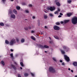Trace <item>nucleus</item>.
Segmentation results:
<instances>
[{"label":"nucleus","instance_id":"obj_32","mask_svg":"<svg viewBox=\"0 0 77 77\" xmlns=\"http://www.w3.org/2000/svg\"><path fill=\"white\" fill-rule=\"evenodd\" d=\"M52 59L53 60H54V61H55V62H56V59L55 58L53 57Z\"/></svg>","mask_w":77,"mask_h":77},{"label":"nucleus","instance_id":"obj_54","mask_svg":"<svg viewBox=\"0 0 77 77\" xmlns=\"http://www.w3.org/2000/svg\"><path fill=\"white\" fill-rule=\"evenodd\" d=\"M60 23H61V24H63V21H61V22H60Z\"/></svg>","mask_w":77,"mask_h":77},{"label":"nucleus","instance_id":"obj_47","mask_svg":"<svg viewBox=\"0 0 77 77\" xmlns=\"http://www.w3.org/2000/svg\"><path fill=\"white\" fill-rule=\"evenodd\" d=\"M25 12H26V13H29V11L27 10H26Z\"/></svg>","mask_w":77,"mask_h":77},{"label":"nucleus","instance_id":"obj_11","mask_svg":"<svg viewBox=\"0 0 77 77\" xmlns=\"http://www.w3.org/2000/svg\"><path fill=\"white\" fill-rule=\"evenodd\" d=\"M56 5H57L58 6H60V4L59 2H57L56 3Z\"/></svg>","mask_w":77,"mask_h":77},{"label":"nucleus","instance_id":"obj_12","mask_svg":"<svg viewBox=\"0 0 77 77\" xmlns=\"http://www.w3.org/2000/svg\"><path fill=\"white\" fill-rule=\"evenodd\" d=\"M16 8L17 10H18V11H19V10H20V9H21V7L19 6H17L16 7Z\"/></svg>","mask_w":77,"mask_h":77},{"label":"nucleus","instance_id":"obj_62","mask_svg":"<svg viewBox=\"0 0 77 77\" xmlns=\"http://www.w3.org/2000/svg\"><path fill=\"white\" fill-rule=\"evenodd\" d=\"M23 5H26V3H23Z\"/></svg>","mask_w":77,"mask_h":77},{"label":"nucleus","instance_id":"obj_14","mask_svg":"<svg viewBox=\"0 0 77 77\" xmlns=\"http://www.w3.org/2000/svg\"><path fill=\"white\" fill-rule=\"evenodd\" d=\"M24 76L25 77H27L29 75V73H25L24 74Z\"/></svg>","mask_w":77,"mask_h":77},{"label":"nucleus","instance_id":"obj_50","mask_svg":"<svg viewBox=\"0 0 77 77\" xmlns=\"http://www.w3.org/2000/svg\"><path fill=\"white\" fill-rule=\"evenodd\" d=\"M58 17L59 18H60V17H62V16H61V15H59V16H58Z\"/></svg>","mask_w":77,"mask_h":77},{"label":"nucleus","instance_id":"obj_40","mask_svg":"<svg viewBox=\"0 0 77 77\" xmlns=\"http://www.w3.org/2000/svg\"><path fill=\"white\" fill-rule=\"evenodd\" d=\"M50 44H53V42L52 41H51L49 42Z\"/></svg>","mask_w":77,"mask_h":77},{"label":"nucleus","instance_id":"obj_48","mask_svg":"<svg viewBox=\"0 0 77 77\" xmlns=\"http://www.w3.org/2000/svg\"><path fill=\"white\" fill-rule=\"evenodd\" d=\"M34 32H35L34 31H33V30L31 31V33H34Z\"/></svg>","mask_w":77,"mask_h":77},{"label":"nucleus","instance_id":"obj_4","mask_svg":"<svg viewBox=\"0 0 77 77\" xmlns=\"http://www.w3.org/2000/svg\"><path fill=\"white\" fill-rule=\"evenodd\" d=\"M64 57L65 60H66V61H67V62H69V60H70L69 59V57L66 56V55H64Z\"/></svg>","mask_w":77,"mask_h":77},{"label":"nucleus","instance_id":"obj_23","mask_svg":"<svg viewBox=\"0 0 77 77\" xmlns=\"http://www.w3.org/2000/svg\"><path fill=\"white\" fill-rule=\"evenodd\" d=\"M54 37L55 38V39H59V37L56 35L54 36Z\"/></svg>","mask_w":77,"mask_h":77},{"label":"nucleus","instance_id":"obj_34","mask_svg":"<svg viewBox=\"0 0 77 77\" xmlns=\"http://www.w3.org/2000/svg\"><path fill=\"white\" fill-rule=\"evenodd\" d=\"M24 28L25 30H28V27L26 28L25 27Z\"/></svg>","mask_w":77,"mask_h":77},{"label":"nucleus","instance_id":"obj_24","mask_svg":"<svg viewBox=\"0 0 77 77\" xmlns=\"http://www.w3.org/2000/svg\"><path fill=\"white\" fill-rule=\"evenodd\" d=\"M4 25H5L4 24V23H3V22L0 23V26H4Z\"/></svg>","mask_w":77,"mask_h":77},{"label":"nucleus","instance_id":"obj_64","mask_svg":"<svg viewBox=\"0 0 77 77\" xmlns=\"http://www.w3.org/2000/svg\"><path fill=\"white\" fill-rule=\"evenodd\" d=\"M75 77H77V75H75Z\"/></svg>","mask_w":77,"mask_h":77},{"label":"nucleus","instance_id":"obj_57","mask_svg":"<svg viewBox=\"0 0 77 77\" xmlns=\"http://www.w3.org/2000/svg\"><path fill=\"white\" fill-rule=\"evenodd\" d=\"M49 38L50 40H51V37H49Z\"/></svg>","mask_w":77,"mask_h":77},{"label":"nucleus","instance_id":"obj_21","mask_svg":"<svg viewBox=\"0 0 77 77\" xmlns=\"http://www.w3.org/2000/svg\"><path fill=\"white\" fill-rule=\"evenodd\" d=\"M43 47L45 48H49V47L47 45H44Z\"/></svg>","mask_w":77,"mask_h":77},{"label":"nucleus","instance_id":"obj_59","mask_svg":"<svg viewBox=\"0 0 77 77\" xmlns=\"http://www.w3.org/2000/svg\"><path fill=\"white\" fill-rule=\"evenodd\" d=\"M71 71L72 72H73V70H71Z\"/></svg>","mask_w":77,"mask_h":77},{"label":"nucleus","instance_id":"obj_16","mask_svg":"<svg viewBox=\"0 0 77 77\" xmlns=\"http://www.w3.org/2000/svg\"><path fill=\"white\" fill-rule=\"evenodd\" d=\"M38 46L40 47H41V48H44V46L41 45H38Z\"/></svg>","mask_w":77,"mask_h":77},{"label":"nucleus","instance_id":"obj_6","mask_svg":"<svg viewBox=\"0 0 77 77\" xmlns=\"http://www.w3.org/2000/svg\"><path fill=\"white\" fill-rule=\"evenodd\" d=\"M48 10H50L51 11H54L55 10V7H51L50 8H48Z\"/></svg>","mask_w":77,"mask_h":77},{"label":"nucleus","instance_id":"obj_1","mask_svg":"<svg viewBox=\"0 0 77 77\" xmlns=\"http://www.w3.org/2000/svg\"><path fill=\"white\" fill-rule=\"evenodd\" d=\"M5 43L6 44H9V45H13L14 44H15V43H16V41L15 38H13L11 39L9 42L7 40H6L5 41Z\"/></svg>","mask_w":77,"mask_h":77},{"label":"nucleus","instance_id":"obj_30","mask_svg":"<svg viewBox=\"0 0 77 77\" xmlns=\"http://www.w3.org/2000/svg\"><path fill=\"white\" fill-rule=\"evenodd\" d=\"M56 25H57L59 26V25H60V23L59 22H57L56 23Z\"/></svg>","mask_w":77,"mask_h":77},{"label":"nucleus","instance_id":"obj_3","mask_svg":"<svg viewBox=\"0 0 77 77\" xmlns=\"http://www.w3.org/2000/svg\"><path fill=\"white\" fill-rule=\"evenodd\" d=\"M49 71L51 72H52V73L55 72H56L55 70H54V69L52 67H49Z\"/></svg>","mask_w":77,"mask_h":77},{"label":"nucleus","instance_id":"obj_38","mask_svg":"<svg viewBox=\"0 0 77 77\" xmlns=\"http://www.w3.org/2000/svg\"><path fill=\"white\" fill-rule=\"evenodd\" d=\"M30 74L32 75V77H33V76H34V74H33V73L31 72L30 73Z\"/></svg>","mask_w":77,"mask_h":77},{"label":"nucleus","instance_id":"obj_49","mask_svg":"<svg viewBox=\"0 0 77 77\" xmlns=\"http://www.w3.org/2000/svg\"><path fill=\"white\" fill-rule=\"evenodd\" d=\"M60 15H61V16L63 15V14L61 13H60Z\"/></svg>","mask_w":77,"mask_h":77},{"label":"nucleus","instance_id":"obj_7","mask_svg":"<svg viewBox=\"0 0 77 77\" xmlns=\"http://www.w3.org/2000/svg\"><path fill=\"white\" fill-rule=\"evenodd\" d=\"M11 18H13L14 19H15L16 18L15 15L14 14H12L11 15Z\"/></svg>","mask_w":77,"mask_h":77},{"label":"nucleus","instance_id":"obj_63","mask_svg":"<svg viewBox=\"0 0 77 77\" xmlns=\"http://www.w3.org/2000/svg\"><path fill=\"white\" fill-rule=\"evenodd\" d=\"M45 53H47V51H45Z\"/></svg>","mask_w":77,"mask_h":77},{"label":"nucleus","instance_id":"obj_60","mask_svg":"<svg viewBox=\"0 0 77 77\" xmlns=\"http://www.w3.org/2000/svg\"><path fill=\"white\" fill-rule=\"evenodd\" d=\"M20 68L21 69H23V68L21 67H20Z\"/></svg>","mask_w":77,"mask_h":77},{"label":"nucleus","instance_id":"obj_19","mask_svg":"<svg viewBox=\"0 0 77 77\" xmlns=\"http://www.w3.org/2000/svg\"><path fill=\"white\" fill-rule=\"evenodd\" d=\"M44 19H47V15L44 14Z\"/></svg>","mask_w":77,"mask_h":77},{"label":"nucleus","instance_id":"obj_27","mask_svg":"<svg viewBox=\"0 0 77 77\" xmlns=\"http://www.w3.org/2000/svg\"><path fill=\"white\" fill-rule=\"evenodd\" d=\"M10 56L11 57V58L12 59H14V56H13V54L12 53L10 54Z\"/></svg>","mask_w":77,"mask_h":77},{"label":"nucleus","instance_id":"obj_25","mask_svg":"<svg viewBox=\"0 0 77 77\" xmlns=\"http://www.w3.org/2000/svg\"><path fill=\"white\" fill-rule=\"evenodd\" d=\"M1 64L3 66H5V62H4V61H1Z\"/></svg>","mask_w":77,"mask_h":77},{"label":"nucleus","instance_id":"obj_42","mask_svg":"<svg viewBox=\"0 0 77 77\" xmlns=\"http://www.w3.org/2000/svg\"><path fill=\"white\" fill-rule=\"evenodd\" d=\"M57 2H58V0H55L54 1V2H55L56 4V3H57Z\"/></svg>","mask_w":77,"mask_h":77},{"label":"nucleus","instance_id":"obj_13","mask_svg":"<svg viewBox=\"0 0 77 77\" xmlns=\"http://www.w3.org/2000/svg\"><path fill=\"white\" fill-rule=\"evenodd\" d=\"M63 49H64V50H66V51H68V48L66 47V46H63Z\"/></svg>","mask_w":77,"mask_h":77},{"label":"nucleus","instance_id":"obj_58","mask_svg":"<svg viewBox=\"0 0 77 77\" xmlns=\"http://www.w3.org/2000/svg\"><path fill=\"white\" fill-rule=\"evenodd\" d=\"M63 61L62 60H60V62H61V63H62V62Z\"/></svg>","mask_w":77,"mask_h":77},{"label":"nucleus","instance_id":"obj_43","mask_svg":"<svg viewBox=\"0 0 77 77\" xmlns=\"http://www.w3.org/2000/svg\"><path fill=\"white\" fill-rule=\"evenodd\" d=\"M28 29H32V27L31 26H28Z\"/></svg>","mask_w":77,"mask_h":77},{"label":"nucleus","instance_id":"obj_31","mask_svg":"<svg viewBox=\"0 0 77 77\" xmlns=\"http://www.w3.org/2000/svg\"><path fill=\"white\" fill-rule=\"evenodd\" d=\"M16 42H19V39L18 38H16Z\"/></svg>","mask_w":77,"mask_h":77},{"label":"nucleus","instance_id":"obj_61","mask_svg":"<svg viewBox=\"0 0 77 77\" xmlns=\"http://www.w3.org/2000/svg\"><path fill=\"white\" fill-rule=\"evenodd\" d=\"M68 70H69V71H70V70H71V69H70V68H69Z\"/></svg>","mask_w":77,"mask_h":77},{"label":"nucleus","instance_id":"obj_29","mask_svg":"<svg viewBox=\"0 0 77 77\" xmlns=\"http://www.w3.org/2000/svg\"><path fill=\"white\" fill-rule=\"evenodd\" d=\"M67 2L68 3H71V2H72V1H71V0H68L67 1Z\"/></svg>","mask_w":77,"mask_h":77},{"label":"nucleus","instance_id":"obj_39","mask_svg":"<svg viewBox=\"0 0 77 77\" xmlns=\"http://www.w3.org/2000/svg\"><path fill=\"white\" fill-rule=\"evenodd\" d=\"M29 7H32V4H29Z\"/></svg>","mask_w":77,"mask_h":77},{"label":"nucleus","instance_id":"obj_22","mask_svg":"<svg viewBox=\"0 0 77 77\" xmlns=\"http://www.w3.org/2000/svg\"><path fill=\"white\" fill-rule=\"evenodd\" d=\"M24 38H22L21 39V42L22 43H23V42H24Z\"/></svg>","mask_w":77,"mask_h":77},{"label":"nucleus","instance_id":"obj_33","mask_svg":"<svg viewBox=\"0 0 77 77\" xmlns=\"http://www.w3.org/2000/svg\"><path fill=\"white\" fill-rule=\"evenodd\" d=\"M9 13L10 14H12V11L11 10H10L9 11Z\"/></svg>","mask_w":77,"mask_h":77},{"label":"nucleus","instance_id":"obj_17","mask_svg":"<svg viewBox=\"0 0 77 77\" xmlns=\"http://www.w3.org/2000/svg\"><path fill=\"white\" fill-rule=\"evenodd\" d=\"M60 51H61V53L63 54H65V51H63V50H61Z\"/></svg>","mask_w":77,"mask_h":77},{"label":"nucleus","instance_id":"obj_51","mask_svg":"<svg viewBox=\"0 0 77 77\" xmlns=\"http://www.w3.org/2000/svg\"><path fill=\"white\" fill-rule=\"evenodd\" d=\"M32 18L33 19H35V17L34 16H33L32 17Z\"/></svg>","mask_w":77,"mask_h":77},{"label":"nucleus","instance_id":"obj_15","mask_svg":"<svg viewBox=\"0 0 77 77\" xmlns=\"http://www.w3.org/2000/svg\"><path fill=\"white\" fill-rule=\"evenodd\" d=\"M73 65H74V66H77V62H75L73 63Z\"/></svg>","mask_w":77,"mask_h":77},{"label":"nucleus","instance_id":"obj_18","mask_svg":"<svg viewBox=\"0 0 77 77\" xmlns=\"http://www.w3.org/2000/svg\"><path fill=\"white\" fill-rule=\"evenodd\" d=\"M31 38L32 39V40H33V41H35L36 40V38L33 37V36H31Z\"/></svg>","mask_w":77,"mask_h":77},{"label":"nucleus","instance_id":"obj_44","mask_svg":"<svg viewBox=\"0 0 77 77\" xmlns=\"http://www.w3.org/2000/svg\"><path fill=\"white\" fill-rule=\"evenodd\" d=\"M62 65H65V63H63V62L62 63Z\"/></svg>","mask_w":77,"mask_h":77},{"label":"nucleus","instance_id":"obj_20","mask_svg":"<svg viewBox=\"0 0 77 77\" xmlns=\"http://www.w3.org/2000/svg\"><path fill=\"white\" fill-rule=\"evenodd\" d=\"M69 21V20H64V23H68Z\"/></svg>","mask_w":77,"mask_h":77},{"label":"nucleus","instance_id":"obj_53","mask_svg":"<svg viewBox=\"0 0 77 77\" xmlns=\"http://www.w3.org/2000/svg\"><path fill=\"white\" fill-rule=\"evenodd\" d=\"M10 50H11V52L14 51V50H13V49H11Z\"/></svg>","mask_w":77,"mask_h":77},{"label":"nucleus","instance_id":"obj_8","mask_svg":"<svg viewBox=\"0 0 77 77\" xmlns=\"http://www.w3.org/2000/svg\"><path fill=\"white\" fill-rule=\"evenodd\" d=\"M11 68H13V69H14V70H16L17 69V67H15V66L14 65L11 64Z\"/></svg>","mask_w":77,"mask_h":77},{"label":"nucleus","instance_id":"obj_2","mask_svg":"<svg viewBox=\"0 0 77 77\" xmlns=\"http://www.w3.org/2000/svg\"><path fill=\"white\" fill-rule=\"evenodd\" d=\"M72 23L73 24H75L77 23V17H73L72 19Z\"/></svg>","mask_w":77,"mask_h":77},{"label":"nucleus","instance_id":"obj_5","mask_svg":"<svg viewBox=\"0 0 77 77\" xmlns=\"http://www.w3.org/2000/svg\"><path fill=\"white\" fill-rule=\"evenodd\" d=\"M54 29L55 30H59L60 29V28L56 25H55L54 26Z\"/></svg>","mask_w":77,"mask_h":77},{"label":"nucleus","instance_id":"obj_46","mask_svg":"<svg viewBox=\"0 0 77 77\" xmlns=\"http://www.w3.org/2000/svg\"><path fill=\"white\" fill-rule=\"evenodd\" d=\"M14 63L15 65H17V62H14Z\"/></svg>","mask_w":77,"mask_h":77},{"label":"nucleus","instance_id":"obj_45","mask_svg":"<svg viewBox=\"0 0 77 77\" xmlns=\"http://www.w3.org/2000/svg\"><path fill=\"white\" fill-rule=\"evenodd\" d=\"M45 12V13H47V10H44Z\"/></svg>","mask_w":77,"mask_h":77},{"label":"nucleus","instance_id":"obj_35","mask_svg":"<svg viewBox=\"0 0 77 77\" xmlns=\"http://www.w3.org/2000/svg\"><path fill=\"white\" fill-rule=\"evenodd\" d=\"M49 15L51 17H53V14L51 13L49 14Z\"/></svg>","mask_w":77,"mask_h":77},{"label":"nucleus","instance_id":"obj_55","mask_svg":"<svg viewBox=\"0 0 77 77\" xmlns=\"http://www.w3.org/2000/svg\"><path fill=\"white\" fill-rule=\"evenodd\" d=\"M45 29H47V26H45Z\"/></svg>","mask_w":77,"mask_h":77},{"label":"nucleus","instance_id":"obj_10","mask_svg":"<svg viewBox=\"0 0 77 77\" xmlns=\"http://www.w3.org/2000/svg\"><path fill=\"white\" fill-rule=\"evenodd\" d=\"M13 12L15 14H16V15H17V14H18V13H17V10L15 9H14L13 10Z\"/></svg>","mask_w":77,"mask_h":77},{"label":"nucleus","instance_id":"obj_9","mask_svg":"<svg viewBox=\"0 0 77 77\" xmlns=\"http://www.w3.org/2000/svg\"><path fill=\"white\" fill-rule=\"evenodd\" d=\"M72 14V13H71L67 14V17H71V15Z\"/></svg>","mask_w":77,"mask_h":77},{"label":"nucleus","instance_id":"obj_37","mask_svg":"<svg viewBox=\"0 0 77 77\" xmlns=\"http://www.w3.org/2000/svg\"><path fill=\"white\" fill-rule=\"evenodd\" d=\"M17 75H18V77H21V75L20 74H18Z\"/></svg>","mask_w":77,"mask_h":77},{"label":"nucleus","instance_id":"obj_56","mask_svg":"<svg viewBox=\"0 0 77 77\" xmlns=\"http://www.w3.org/2000/svg\"><path fill=\"white\" fill-rule=\"evenodd\" d=\"M20 62H23V59L21 60H20Z\"/></svg>","mask_w":77,"mask_h":77},{"label":"nucleus","instance_id":"obj_52","mask_svg":"<svg viewBox=\"0 0 77 77\" xmlns=\"http://www.w3.org/2000/svg\"><path fill=\"white\" fill-rule=\"evenodd\" d=\"M2 0V2H3V3H5V0Z\"/></svg>","mask_w":77,"mask_h":77},{"label":"nucleus","instance_id":"obj_26","mask_svg":"<svg viewBox=\"0 0 77 77\" xmlns=\"http://www.w3.org/2000/svg\"><path fill=\"white\" fill-rule=\"evenodd\" d=\"M38 26H40V25H41V23H40V21L38 20Z\"/></svg>","mask_w":77,"mask_h":77},{"label":"nucleus","instance_id":"obj_28","mask_svg":"<svg viewBox=\"0 0 77 77\" xmlns=\"http://www.w3.org/2000/svg\"><path fill=\"white\" fill-rule=\"evenodd\" d=\"M20 64L21 66H22V67H24V64H23V62H21L20 63Z\"/></svg>","mask_w":77,"mask_h":77},{"label":"nucleus","instance_id":"obj_36","mask_svg":"<svg viewBox=\"0 0 77 77\" xmlns=\"http://www.w3.org/2000/svg\"><path fill=\"white\" fill-rule=\"evenodd\" d=\"M54 14H58V12L57 11H56L54 13Z\"/></svg>","mask_w":77,"mask_h":77},{"label":"nucleus","instance_id":"obj_41","mask_svg":"<svg viewBox=\"0 0 77 77\" xmlns=\"http://www.w3.org/2000/svg\"><path fill=\"white\" fill-rule=\"evenodd\" d=\"M57 12H60V9H59V8H58L57 10Z\"/></svg>","mask_w":77,"mask_h":77}]
</instances>
